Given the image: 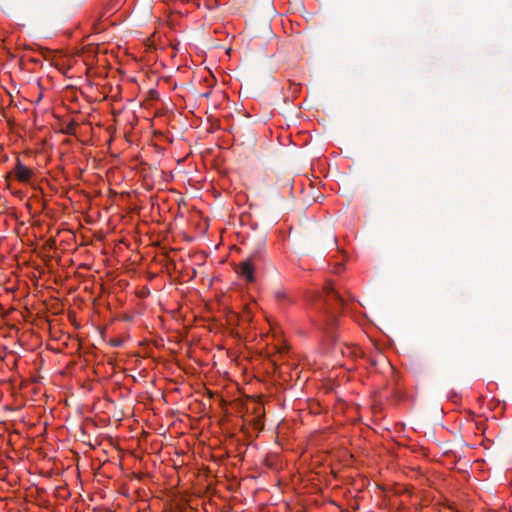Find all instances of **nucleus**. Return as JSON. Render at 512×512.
<instances>
[{
  "instance_id": "f257e3e1",
  "label": "nucleus",
  "mask_w": 512,
  "mask_h": 512,
  "mask_svg": "<svg viewBox=\"0 0 512 512\" xmlns=\"http://www.w3.org/2000/svg\"><path fill=\"white\" fill-rule=\"evenodd\" d=\"M13 174L20 183H28L33 178L34 171L17 159L13 169Z\"/></svg>"
},
{
  "instance_id": "f03ea898",
  "label": "nucleus",
  "mask_w": 512,
  "mask_h": 512,
  "mask_svg": "<svg viewBox=\"0 0 512 512\" xmlns=\"http://www.w3.org/2000/svg\"><path fill=\"white\" fill-rule=\"evenodd\" d=\"M238 274L243 277L246 281L252 283L255 281V265L252 259H247L241 262L237 269Z\"/></svg>"
},
{
  "instance_id": "7ed1b4c3",
  "label": "nucleus",
  "mask_w": 512,
  "mask_h": 512,
  "mask_svg": "<svg viewBox=\"0 0 512 512\" xmlns=\"http://www.w3.org/2000/svg\"><path fill=\"white\" fill-rule=\"evenodd\" d=\"M325 294H326V297L328 299V301H333L335 300L336 302L339 303V305H344V299L342 298V296L335 290V287L332 283H327L325 288Z\"/></svg>"
},
{
  "instance_id": "20e7f679",
  "label": "nucleus",
  "mask_w": 512,
  "mask_h": 512,
  "mask_svg": "<svg viewBox=\"0 0 512 512\" xmlns=\"http://www.w3.org/2000/svg\"><path fill=\"white\" fill-rule=\"evenodd\" d=\"M276 297H277L278 299H282V298H285V297H286V295H285V293H284V292H277V293H276Z\"/></svg>"
},
{
  "instance_id": "39448f33",
  "label": "nucleus",
  "mask_w": 512,
  "mask_h": 512,
  "mask_svg": "<svg viewBox=\"0 0 512 512\" xmlns=\"http://www.w3.org/2000/svg\"><path fill=\"white\" fill-rule=\"evenodd\" d=\"M349 350H353L351 351L350 353L353 354V355H356L357 352H358V349L356 347H348Z\"/></svg>"
}]
</instances>
